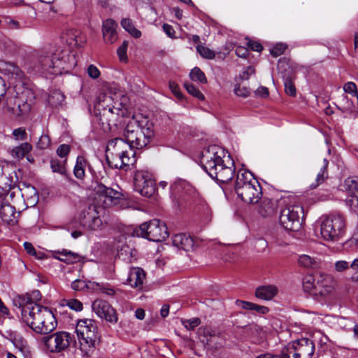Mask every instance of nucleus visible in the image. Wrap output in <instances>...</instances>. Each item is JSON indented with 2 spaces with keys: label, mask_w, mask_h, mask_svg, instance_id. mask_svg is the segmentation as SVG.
Instances as JSON below:
<instances>
[{
  "label": "nucleus",
  "mask_w": 358,
  "mask_h": 358,
  "mask_svg": "<svg viewBox=\"0 0 358 358\" xmlns=\"http://www.w3.org/2000/svg\"><path fill=\"white\" fill-rule=\"evenodd\" d=\"M171 194L175 198L189 196L194 198L196 194L194 188L185 180H178L171 185Z\"/></svg>",
  "instance_id": "20"
},
{
  "label": "nucleus",
  "mask_w": 358,
  "mask_h": 358,
  "mask_svg": "<svg viewBox=\"0 0 358 358\" xmlns=\"http://www.w3.org/2000/svg\"><path fill=\"white\" fill-rule=\"evenodd\" d=\"M317 200L324 201L333 198V194L329 189H320L316 194Z\"/></svg>",
  "instance_id": "51"
},
{
  "label": "nucleus",
  "mask_w": 358,
  "mask_h": 358,
  "mask_svg": "<svg viewBox=\"0 0 358 358\" xmlns=\"http://www.w3.org/2000/svg\"><path fill=\"white\" fill-rule=\"evenodd\" d=\"M140 127L137 143L136 144V149H141L148 145L154 136V131L152 124L147 117L140 116Z\"/></svg>",
  "instance_id": "18"
},
{
  "label": "nucleus",
  "mask_w": 358,
  "mask_h": 358,
  "mask_svg": "<svg viewBox=\"0 0 358 358\" xmlns=\"http://www.w3.org/2000/svg\"><path fill=\"white\" fill-rule=\"evenodd\" d=\"M76 331L79 343L78 348L83 355L90 356L95 351L99 338L96 322L92 319L79 320Z\"/></svg>",
  "instance_id": "7"
},
{
  "label": "nucleus",
  "mask_w": 358,
  "mask_h": 358,
  "mask_svg": "<svg viewBox=\"0 0 358 358\" xmlns=\"http://www.w3.org/2000/svg\"><path fill=\"white\" fill-rule=\"evenodd\" d=\"M66 34L69 36V38H66L67 43H69L70 45H77L78 35L73 30L67 31Z\"/></svg>",
  "instance_id": "63"
},
{
  "label": "nucleus",
  "mask_w": 358,
  "mask_h": 358,
  "mask_svg": "<svg viewBox=\"0 0 358 358\" xmlns=\"http://www.w3.org/2000/svg\"><path fill=\"white\" fill-rule=\"evenodd\" d=\"M316 275H308L303 280V287L305 292L315 295Z\"/></svg>",
  "instance_id": "38"
},
{
  "label": "nucleus",
  "mask_w": 358,
  "mask_h": 358,
  "mask_svg": "<svg viewBox=\"0 0 358 358\" xmlns=\"http://www.w3.org/2000/svg\"><path fill=\"white\" fill-rule=\"evenodd\" d=\"M196 50L203 58L213 59L215 57V52L204 45H198Z\"/></svg>",
  "instance_id": "42"
},
{
  "label": "nucleus",
  "mask_w": 358,
  "mask_h": 358,
  "mask_svg": "<svg viewBox=\"0 0 358 358\" xmlns=\"http://www.w3.org/2000/svg\"><path fill=\"white\" fill-rule=\"evenodd\" d=\"M334 269L338 273H343L347 271H351L350 262L338 260L334 263Z\"/></svg>",
  "instance_id": "46"
},
{
  "label": "nucleus",
  "mask_w": 358,
  "mask_h": 358,
  "mask_svg": "<svg viewBox=\"0 0 358 358\" xmlns=\"http://www.w3.org/2000/svg\"><path fill=\"white\" fill-rule=\"evenodd\" d=\"M34 96L31 90L24 91L22 96L19 97L16 101L17 105V108L10 107L9 105V99H6V103L4 104V108L6 110L16 116H23L29 114L34 104Z\"/></svg>",
  "instance_id": "13"
},
{
  "label": "nucleus",
  "mask_w": 358,
  "mask_h": 358,
  "mask_svg": "<svg viewBox=\"0 0 358 358\" xmlns=\"http://www.w3.org/2000/svg\"><path fill=\"white\" fill-rule=\"evenodd\" d=\"M280 198L269 199L264 197L258 206V213L264 217H271L280 209Z\"/></svg>",
  "instance_id": "21"
},
{
  "label": "nucleus",
  "mask_w": 358,
  "mask_h": 358,
  "mask_svg": "<svg viewBox=\"0 0 358 358\" xmlns=\"http://www.w3.org/2000/svg\"><path fill=\"white\" fill-rule=\"evenodd\" d=\"M288 345L292 357L297 358H311L315 351L313 341L306 338L292 341Z\"/></svg>",
  "instance_id": "16"
},
{
  "label": "nucleus",
  "mask_w": 358,
  "mask_h": 358,
  "mask_svg": "<svg viewBox=\"0 0 358 358\" xmlns=\"http://www.w3.org/2000/svg\"><path fill=\"white\" fill-rule=\"evenodd\" d=\"M339 104L341 109L344 112L352 111L354 108L353 101L345 94L341 96L339 100Z\"/></svg>",
  "instance_id": "41"
},
{
  "label": "nucleus",
  "mask_w": 358,
  "mask_h": 358,
  "mask_svg": "<svg viewBox=\"0 0 358 358\" xmlns=\"http://www.w3.org/2000/svg\"><path fill=\"white\" fill-rule=\"evenodd\" d=\"M135 151L122 138H115L108 141L106 150V159L113 169H122L136 162Z\"/></svg>",
  "instance_id": "6"
},
{
  "label": "nucleus",
  "mask_w": 358,
  "mask_h": 358,
  "mask_svg": "<svg viewBox=\"0 0 358 358\" xmlns=\"http://www.w3.org/2000/svg\"><path fill=\"white\" fill-rule=\"evenodd\" d=\"M21 320L34 332L48 334L54 331L57 322L53 313L41 304H31L25 306L21 313Z\"/></svg>",
  "instance_id": "4"
},
{
  "label": "nucleus",
  "mask_w": 358,
  "mask_h": 358,
  "mask_svg": "<svg viewBox=\"0 0 358 358\" xmlns=\"http://www.w3.org/2000/svg\"><path fill=\"white\" fill-rule=\"evenodd\" d=\"M345 203L348 209L358 215V196L355 194L348 195L345 199Z\"/></svg>",
  "instance_id": "40"
},
{
  "label": "nucleus",
  "mask_w": 358,
  "mask_h": 358,
  "mask_svg": "<svg viewBox=\"0 0 358 358\" xmlns=\"http://www.w3.org/2000/svg\"><path fill=\"white\" fill-rule=\"evenodd\" d=\"M290 350L291 348L289 346V345H287L281 350L277 358H297L296 356L292 357V354L290 353Z\"/></svg>",
  "instance_id": "64"
},
{
  "label": "nucleus",
  "mask_w": 358,
  "mask_h": 358,
  "mask_svg": "<svg viewBox=\"0 0 358 358\" xmlns=\"http://www.w3.org/2000/svg\"><path fill=\"white\" fill-rule=\"evenodd\" d=\"M239 198L248 203H256L262 198V187L257 180L252 185L245 186L236 190Z\"/></svg>",
  "instance_id": "17"
},
{
  "label": "nucleus",
  "mask_w": 358,
  "mask_h": 358,
  "mask_svg": "<svg viewBox=\"0 0 358 358\" xmlns=\"http://www.w3.org/2000/svg\"><path fill=\"white\" fill-rule=\"evenodd\" d=\"M234 93L236 94V95L238 96L246 98L249 96V95L250 94V90L246 86L242 85L241 83H238L236 85L234 88Z\"/></svg>",
  "instance_id": "48"
},
{
  "label": "nucleus",
  "mask_w": 358,
  "mask_h": 358,
  "mask_svg": "<svg viewBox=\"0 0 358 358\" xmlns=\"http://www.w3.org/2000/svg\"><path fill=\"white\" fill-rule=\"evenodd\" d=\"M48 350L51 352H60L66 350L72 342L73 336L66 331H58L43 339Z\"/></svg>",
  "instance_id": "12"
},
{
  "label": "nucleus",
  "mask_w": 358,
  "mask_h": 358,
  "mask_svg": "<svg viewBox=\"0 0 358 358\" xmlns=\"http://www.w3.org/2000/svg\"><path fill=\"white\" fill-rule=\"evenodd\" d=\"M169 88L178 99H182V94L180 92L179 87H178V85H177V83H176L173 81H171L169 83Z\"/></svg>",
  "instance_id": "62"
},
{
  "label": "nucleus",
  "mask_w": 358,
  "mask_h": 358,
  "mask_svg": "<svg viewBox=\"0 0 358 358\" xmlns=\"http://www.w3.org/2000/svg\"><path fill=\"white\" fill-rule=\"evenodd\" d=\"M139 123L140 116L133 117L127 123L124 129V136L125 141L131 145V149L136 148L139 130L141 129Z\"/></svg>",
  "instance_id": "19"
},
{
  "label": "nucleus",
  "mask_w": 358,
  "mask_h": 358,
  "mask_svg": "<svg viewBox=\"0 0 358 358\" xmlns=\"http://www.w3.org/2000/svg\"><path fill=\"white\" fill-rule=\"evenodd\" d=\"M121 25L133 37L136 38H138L141 37V32L134 27L133 22L131 19H122L121 21Z\"/></svg>",
  "instance_id": "35"
},
{
  "label": "nucleus",
  "mask_w": 358,
  "mask_h": 358,
  "mask_svg": "<svg viewBox=\"0 0 358 358\" xmlns=\"http://www.w3.org/2000/svg\"><path fill=\"white\" fill-rule=\"evenodd\" d=\"M94 200L96 203L90 205L85 209L80 215V224L90 230H96L102 224L99 216L98 206L109 208L115 203L122 194L111 187H106L103 184L99 183L94 188Z\"/></svg>",
  "instance_id": "3"
},
{
  "label": "nucleus",
  "mask_w": 358,
  "mask_h": 358,
  "mask_svg": "<svg viewBox=\"0 0 358 358\" xmlns=\"http://www.w3.org/2000/svg\"><path fill=\"white\" fill-rule=\"evenodd\" d=\"M352 282H358V256L350 262Z\"/></svg>",
  "instance_id": "49"
},
{
  "label": "nucleus",
  "mask_w": 358,
  "mask_h": 358,
  "mask_svg": "<svg viewBox=\"0 0 358 358\" xmlns=\"http://www.w3.org/2000/svg\"><path fill=\"white\" fill-rule=\"evenodd\" d=\"M286 48L287 47L283 44H277L271 49L270 53L272 56L277 57L282 55Z\"/></svg>",
  "instance_id": "56"
},
{
  "label": "nucleus",
  "mask_w": 358,
  "mask_h": 358,
  "mask_svg": "<svg viewBox=\"0 0 358 358\" xmlns=\"http://www.w3.org/2000/svg\"><path fill=\"white\" fill-rule=\"evenodd\" d=\"M189 77L192 81L201 84L207 83V78L204 73L199 68L194 67L189 73Z\"/></svg>",
  "instance_id": "39"
},
{
  "label": "nucleus",
  "mask_w": 358,
  "mask_h": 358,
  "mask_svg": "<svg viewBox=\"0 0 358 358\" xmlns=\"http://www.w3.org/2000/svg\"><path fill=\"white\" fill-rule=\"evenodd\" d=\"M20 212H17L14 206L8 203H2L0 207V217L2 221L10 226L17 223Z\"/></svg>",
  "instance_id": "22"
},
{
  "label": "nucleus",
  "mask_w": 358,
  "mask_h": 358,
  "mask_svg": "<svg viewBox=\"0 0 358 358\" xmlns=\"http://www.w3.org/2000/svg\"><path fill=\"white\" fill-rule=\"evenodd\" d=\"M345 231V219L343 215L332 213L322 217L320 234L324 240L337 242L344 236Z\"/></svg>",
  "instance_id": "9"
},
{
  "label": "nucleus",
  "mask_w": 358,
  "mask_h": 358,
  "mask_svg": "<svg viewBox=\"0 0 358 358\" xmlns=\"http://www.w3.org/2000/svg\"><path fill=\"white\" fill-rule=\"evenodd\" d=\"M343 90L345 93L351 94L352 96L357 95V85L353 82H348L343 85Z\"/></svg>",
  "instance_id": "54"
},
{
  "label": "nucleus",
  "mask_w": 358,
  "mask_h": 358,
  "mask_svg": "<svg viewBox=\"0 0 358 358\" xmlns=\"http://www.w3.org/2000/svg\"><path fill=\"white\" fill-rule=\"evenodd\" d=\"M285 90L287 94L292 96L296 95V88L294 83L290 80L287 79L285 81Z\"/></svg>",
  "instance_id": "59"
},
{
  "label": "nucleus",
  "mask_w": 358,
  "mask_h": 358,
  "mask_svg": "<svg viewBox=\"0 0 358 358\" xmlns=\"http://www.w3.org/2000/svg\"><path fill=\"white\" fill-rule=\"evenodd\" d=\"M77 65V59L74 54L69 50L57 48L54 52L42 51L34 62L36 71L44 74L59 75L67 73Z\"/></svg>",
  "instance_id": "2"
},
{
  "label": "nucleus",
  "mask_w": 358,
  "mask_h": 358,
  "mask_svg": "<svg viewBox=\"0 0 358 358\" xmlns=\"http://www.w3.org/2000/svg\"><path fill=\"white\" fill-rule=\"evenodd\" d=\"M255 72L254 67L251 66H248L240 73L239 78L243 81L248 80L252 75L255 74Z\"/></svg>",
  "instance_id": "57"
},
{
  "label": "nucleus",
  "mask_w": 358,
  "mask_h": 358,
  "mask_svg": "<svg viewBox=\"0 0 358 358\" xmlns=\"http://www.w3.org/2000/svg\"><path fill=\"white\" fill-rule=\"evenodd\" d=\"M50 144L51 140L50 136L47 134H42L36 143V147L39 149L45 150L48 148Z\"/></svg>",
  "instance_id": "47"
},
{
  "label": "nucleus",
  "mask_w": 358,
  "mask_h": 358,
  "mask_svg": "<svg viewBox=\"0 0 358 358\" xmlns=\"http://www.w3.org/2000/svg\"><path fill=\"white\" fill-rule=\"evenodd\" d=\"M344 189L346 192L355 194V192L358 193V176H354L348 177L344 181Z\"/></svg>",
  "instance_id": "36"
},
{
  "label": "nucleus",
  "mask_w": 358,
  "mask_h": 358,
  "mask_svg": "<svg viewBox=\"0 0 358 358\" xmlns=\"http://www.w3.org/2000/svg\"><path fill=\"white\" fill-rule=\"evenodd\" d=\"M172 242L175 247L185 251H190L194 246L193 239L185 234L174 235L172 237Z\"/></svg>",
  "instance_id": "26"
},
{
  "label": "nucleus",
  "mask_w": 358,
  "mask_h": 358,
  "mask_svg": "<svg viewBox=\"0 0 358 358\" xmlns=\"http://www.w3.org/2000/svg\"><path fill=\"white\" fill-rule=\"evenodd\" d=\"M87 162L83 156L77 157L76 163L73 169V173L76 178L83 179L85 177V167Z\"/></svg>",
  "instance_id": "32"
},
{
  "label": "nucleus",
  "mask_w": 358,
  "mask_h": 358,
  "mask_svg": "<svg viewBox=\"0 0 358 358\" xmlns=\"http://www.w3.org/2000/svg\"><path fill=\"white\" fill-rule=\"evenodd\" d=\"M256 180L250 171L243 169L239 170L236 174L235 191L245 186L252 185Z\"/></svg>",
  "instance_id": "25"
},
{
  "label": "nucleus",
  "mask_w": 358,
  "mask_h": 358,
  "mask_svg": "<svg viewBox=\"0 0 358 358\" xmlns=\"http://www.w3.org/2000/svg\"><path fill=\"white\" fill-rule=\"evenodd\" d=\"M201 341L206 345H213V338H220V331L210 327H205L199 329Z\"/></svg>",
  "instance_id": "27"
},
{
  "label": "nucleus",
  "mask_w": 358,
  "mask_h": 358,
  "mask_svg": "<svg viewBox=\"0 0 358 358\" xmlns=\"http://www.w3.org/2000/svg\"><path fill=\"white\" fill-rule=\"evenodd\" d=\"M50 167L55 173H59L62 175H64L66 173L64 164L57 159H52L50 161Z\"/></svg>",
  "instance_id": "45"
},
{
  "label": "nucleus",
  "mask_w": 358,
  "mask_h": 358,
  "mask_svg": "<svg viewBox=\"0 0 358 358\" xmlns=\"http://www.w3.org/2000/svg\"><path fill=\"white\" fill-rule=\"evenodd\" d=\"M184 86H185L186 90L188 92V93L190 94L191 95H192L193 96L197 98L199 100L204 99V95L192 83H185L184 84Z\"/></svg>",
  "instance_id": "43"
},
{
  "label": "nucleus",
  "mask_w": 358,
  "mask_h": 358,
  "mask_svg": "<svg viewBox=\"0 0 358 358\" xmlns=\"http://www.w3.org/2000/svg\"><path fill=\"white\" fill-rule=\"evenodd\" d=\"M182 323L187 329L193 330L200 324L201 320L198 317H194L189 320H183Z\"/></svg>",
  "instance_id": "50"
},
{
  "label": "nucleus",
  "mask_w": 358,
  "mask_h": 358,
  "mask_svg": "<svg viewBox=\"0 0 358 358\" xmlns=\"http://www.w3.org/2000/svg\"><path fill=\"white\" fill-rule=\"evenodd\" d=\"M145 278V273L141 268L132 267L129 272L127 280L131 287L141 288Z\"/></svg>",
  "instance_id": "24"
},
{
  "label": "nucleus",
  "mask_w": 358,
  "mask_h": 358,
  "mask_svg": "<svg viewBox=\"0 0 358 358\" xmlns=\"http://www.w3.org/2000/svg\"><path fill=\"white\" fill-rule=\"evenodd\" d=\"M13 135L17 141H24L27 138L26 130L23 127L15 129Z\"/></svg>",
  "instance_id": "53"
},
{
  "label": "nucleus",
  "mask_w": 358,
  "mask_h": 358,
  "mask_svg": "<svg viewBox=\"0 0 358 358\" xmlns=\"http://www.w3.org/2000/svg\"><path fill=\"white\" fill-rule=\"evenodd\" d=\"M7 86L5 80L0 76V103L6 101L8 98L6 96Z\"/></svg>",
  "instance_id": "55"
},
{
  "label": "nucleus",
  "mask_w": 358,
  "mask_h": 358,
  "mask_svg": "<svg viewBox=\"0 0 358 358\" xmlns=\"http://www.w3.org/2000/svg\"><path fill=\"white\" fill-rule=\"evenodd\" d=\"M329 165V161L327 159H324L322 164L321 165L320 171L317 173L315 181L310 185L311 189H315L320 185L322 184L326 179L328 178L327 167Z\"/></svg>",
  "instance_id": "30"
},
{
  "label": "nucleus",
  "mask_w": 358,
  "mask_h": 358,
  "mask_svg": "<svg viewBox=\"0 0 358 358\" xmlns=\"http://www.w3.org/2000/svg\"><path fill=\"white\" fill-rule=\"evenodd\" d=\"M304 211L302 206L293 204L290 198L281 196L280 201L279 224L287 231H297L302 224Z\"/></svg>",
  "instance_id": "8"
},
{
  "label": "nucleus",
  "mask_w": 358,
  "mask_h": 358,
  "mask_svg": "<svg viewBox=\"0 0 358 358\" xmlns=\"http://www.w3.org/2000/svg\"><path fill=\"white\" fill-rule=\"evenodd\" d=\"M57 254L58 256L57 259L66 262L67 264H73L79 261L80 257L77 253L73 252L67 250H62V251H57Z\"/></svg>",
  "instance_id": "33"
},
{
  "label": "nucleus",
  "mask_w": 358,
  "mask_h": 358,
  "mask_svg": "<svg viewBox=\"0 0 358 358\" xmlns=\"http://www.w3.org/2000/svg\"><path fill=\"white\" fill-rule=\"evenodd\" d=\"M117 24L112 19H108L103 22V36L106 43L112 44L117 39Z\"/></svg>",
  "instance_id": "23"
},
{
  "label": "nucleus",
  "mask_w": 358,
  "mask_h": 358,
  "mask_svg": "<svg viewBox=\"0 0 358 358\" xmlns=\"http://www.w3.org/2000/svg\"><path fill=\"white\" fill-rule=\"evenodd\" d=\"M128 99L124 95L119 96V100H115L106 95L99 97L96 105L97 109L101 111L100 120L102 123H107L110 129L113 126L117 127L121 124V118L127 113V104Z\"/></svg>",
  "instance_id": "5"
},
{
  "label": "nucleus",
  "mask_w": 358,
  "mask_h": 358,
  "mask_svg": "<svg viewBox=\"0 0 358 358\" xmlns=\"http://www.w3.org/2000/svg\"><path fill=\"white\" fill-rule=\"evenodd\" d=\"M201 163L203 169L217 182L227 183L234 176L233 161L217 145L209 146L202 152Z\"/></svg>",
  "instance_id": "1"
},
{
  "label": "nucleus",
  "mask_w": 358,
  "mask_h": 358,
  "mask_svg": "<svg viewBox=\"0 0 358 358\" xmlns=\"http://www.w3.org/2000/svg\"><path fill=\"white\" fill-rule=\"evenodd\" d=\"M336 287V280L330 274L320 273L316 275L315 295L323 298L331 296Z\"/></svg>",
  "instance_id": "14"
},
{
  "label": "nucleus",
  "mask_w": 358,
  "mask_h": 358,
  "mask_svg": "<svg viewBox=\"0 0 358 358\" xmlns=\"http://www.w3.org/2000/svg\"><path fill=\"white\" fill-rule=\"evenodd\" d=\"M236 303L238 306L242 308L245 310H255L257 313H262V314H266L268 312L269 309L268 308L264 306H259L251 302L248 301H244L241 300H237L236 301Z\"/></svg>",
  "instance_id": "31"
},
{
  "label": "nucleus",
  "mask_w": 358,
  "mask_h": 358,
  "mask_svg": "<svg viewBox=\"0 0 358 358\" xmlns=\"http://www.w3.org/2000/svg\"><path fill=\"white\" fill-rule=\"evenodd\" d=\"M65 99L64 94L60 90L53 91L48 96V103L53 107L60 106Z\"/></svg>",
  "instance_id": "37"
},
{
  "label": "nucleus",
  "mask_w": 358,
  "mask_h": 358,
  "mask_svg": "<svg viewBox=\"0 0 358 358\" xmlns=\"http://www.w3.org/2000/svg\"><path fill=\"white\" fill-rule=\"evenodd\" d=\"M278 292V289L275 285H267L259 286L255 291V296L262 300H271Z\"/></svg>",
  "instance_id": "28"
},
{
  "label": "nucleus",
  "mask_w": 358,
  "mask_h": 358,
  "mask_svg": "<svg viewBox=\"0 0 358 358\" xmlns=\"http://www.w3.org/2000/svg\"><path fill=\"white\" fill-rule=\"evenodd\" d=\"M62 306H66L69 307L71 309L76 311H80L83 310V303L76 299L63 300Z\"/></svg>",
  "instance_id": "44"
},
{
  "label": "nucleus",
  "mask_w": 358,
  "mask_h": 358,
  "mask_svg": "<svg viewBox=\"0 0 358 358\" xmlns=\"http://www.w3.org/2000/svg\"><path fill=\"white\" fill-rule=\"evenodd\" d=\"M41 294L38 290H34L30 294L20 296L18 303L21 310L29 305L38 304V301L41 299Z\"/></svg>",
  "instance_id": "29"
},
{
  "label": "nucleus",
  "mask_w": 358,
  "mask_h": 358,
  "mask_svg": "<svg viewBox=\"0 0 358 358\" xmlns=\"http://www.w3.org/2000/svg\"><path fill=\"white\" fill-rule=\"evenodd\" d=\"M314 263V260L306 255H303L299 257V264L305 267H310Z\"/></svg>",
  "instance_id": "58"
},
{
  "label": "nucleus",
  "mask_w": 358,
  "mask_h": 358,
  "mask_svg": "<svg viewBox=\"0 0 358 358\" xmlns=\"http://www.w3.org/2000/svg\"><path fill=\"white\" fill-rule=\"evenodd\" d=\"M131 236L143 237L154 242H160L166 240L169 234L166 224L160 220L155 219L144 222L133 229Z\"/></svg>",
  "instance_id": "10"
},
{
  "label": "nucleus",
  "mask_w": 358,
  "mask_h": 358,
  "mask_svg": "<svg viewBox=\"0 0 358 358\" xmlns=\"http://www.w3.org/2000/svg\"><path fill=\"white\" fill-rule=\"evenodd\" d=\"M92 309L99 317L104 319L108 322L115 324L118 321L116 310L106 301L96 299L92 303Z\"/></svg>",
  "instance_id": "15"
},
{
  "label": "nucleus",
  "mask_w": 358,
  "mask_h": 358,
  "mask_svg": "<svg viewBox=\"0 0 358 358\" xmlns=\"http://www.w3.org/2000/svg\"><path fill=\"white\" fill-rule=\"evenodd\" d=\"M134 189L142 196L150 197L155 192V181L152 173L147 170H138L134 177Z\"/></svg>",
  "instance_id": "11"
},
{
  "label": "nucleus",
  "mask_w": 358,
  "mask_h": 358,
  "mask_svg": "<svg viewBox=\"0 0 358 358\" xmlns=\"http://www.w3.org/2000/svg\"><path fill=\"white\" fill-rule=\"evenodd\" d=\"M128 47V42L127 41H123L122 45L118 48L117 50V55L121 61H126L127 59V50Z\"/></svg>",
  "instance_id": "52"
},
{
  "label": "nucleus",
  "mask_w": 358,
  "mask_h": 358,
  "mask_svg": "<svg viewBox=\"0 0 358 358\" xmlns=\"http://www.w3.org/2000/svg\"><path fill=\"white\" fill-rule=\"evenodd\" d=\"M32 150V145L29 143H23L11 150L12 156L17 159H22Z\"/></svg>",
  "instance_id": "34"
},
{
  "label": "nucleus",
  "mask_w": 358,
  "mask_h": 358,
  "mask_svg": "<svg viewBox=\"0 0 358 358\" xmlns=\"http://www.w3.org/2000/svg\"><path fill=\"white\" fill-rule=\"evenodd\" d=\"M87 74L91 78L96 79L99 77L100 71L96 66L90 64L87 68Z\"/></svg>",
  "instance_id": "61"
},
{
  "label": "nucleus",
  "mask_w": 358,
  "mask_h": 358,
  "mask_svg": "<svg viewBox=\"0 0 358 358\" xmlns=\"http://www.w3.org/2000/svg\"><path fill=\"white\" fill-rule=\"evenodd\" d=\"M70 152V145L67 144H62L60 145L57 150V154L60 157H65L68 155V154Z\"/></svg>",
  "instance_id": "60"
}]
</instances>
